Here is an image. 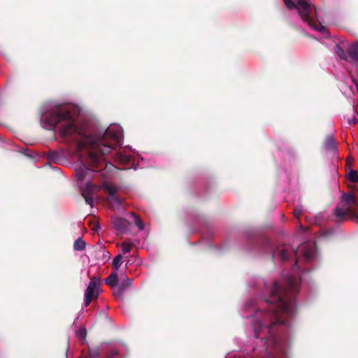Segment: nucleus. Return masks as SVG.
<instances>
[{"instance_id": "nucleus-25", "label": "nucleus", "mask_w": 358, "mask_h": 358, "mask_svg": "<svg viewBox=\"0 0 358 358\" xmlns=\"http://www.w3.org/2000/svg\"><path fill=\"white\" fill-rule=\"evenodd\" d=\"M109 201L112 203H115L117 204H121L122 201L119 196L116 194L110 197Z\"/></svg>"}, {"instance_id": "nucleus-29", "label": "nucleus", "mask_w": 358, "mask_h": 358, "mask_svg": "<svg viewBox=\"0 0 358 358\" xmlns=\"http://www.w3.org/2000/svg\"><path fill=\"white\" fill-rule=\"evenodd\" d=\"M296 265H297V262L296 261L295 263H294V266H296Z\"/></svg>"}, {"instance_id": "nucleus-2", "label": "nucleus", "mask_w": 358, "mask_h": 358, "mask_svg": "<svg viewBox=\"0 0 358 358\" xmlns=\"http://www.w3.org/2000/svg\"><path fill=\"white\" fill-rule=\"evenodd\" d=\"M298 280L292 275L283 279V285L278 281L273 283L270 296L265 300L268 305L266 312L257 311L255 317L261 327H264L269 336L266 340V358H279L282 352L281 338L275 334L276 326L286 324L284 317L291 316L296 308L294 295L299 290Z\"/></svg>"}, {"instance_id": "nucleus-6", "label": "nucleus", "mask_w": 358, "mask_h": 358, "mask_svg": "<svg viewBox=\"0 0 358 358\" xmlns=\"http://www.w3.org/2000/svg\"><path fill=\"white\" fill-rule=\"evenodd\" d=\"M322 147L327 152L336 153L337 152L338 148L333 135H328L325 137Z\"/></svg>"}, {"instance_id": "nucleus-11", "label": "nucleus", "mask_w": 358, "mask_h": 358, "mask_svg": "<svg viewBox=\"0 0 358 358\" xmlns=\"http://www.w3.org/2000/svg\"><path fill=\"white\" fill-rule=\"evenodd\" d=\"M118 281V276L117 272L115 271L112 272L106 279H105V283L110 286V287L113 288L115 286H116Z\"/></svg>"}, {"instance_id": "nucleus-9", "label": "nucleus", "mask_w": 358, "mask_h": 358, "mask_svg": "<svg viewBox=\"0 0 358 358\" xmlns=\"http://www.w3.org/2000/svg\"><path fill=\"white\" fill-rule=\"evenodd\" d=\"M113 225L117 230L123 233L127 229L128 222L122 218H116L113 221Z\"/></svg>"}, {"instance_id": "nucleus-10", "label": "nucleus", "mask_w": 358, "mask_h": 358, "mask_svg": "<svg viewBox=\"0 0 358 358\" xmlns=\"http://www.w3.org/2000/svg\"><path fill=\"white\" fill-rule=\"evenodd\" d=\"M103 358H124L120 355L118 349L114 347H110L104 352Z\"/></svg>"}, {"instance_id": "nucleus-7", "label": "nucleus", "mask_w": 358, "mask_h": 358, "mask_svg": "<svg viewBox=\"0 0 358 358\" xmlns=\"http://www.w3.org/2000/svg\"><path fill=\"white\" fill-rule=\"evenodd\" d=\"M289 252L285 245L277 247L273 252V257H279L283 262L287 261L289 258Z\"/></svg>"}, {"instance_id": "nucleus-4", "label": "nucleus", "mask_w": 358, "mask_h": 358, "mask_svg": "<svg viewBox=\"0 0 358 358\" xmlns=\"http://www.w3.org/2000/svg\"><path fill=\"white\" fill-rule=\"evenodd\" d=\"M285 6L289 9L298 8L299 14L302 20L308 23V24L316 30H320V28L323 29L322 26L315 25L313 17V9L308 2L304 0H300L297 4L292 0H285Z\"/></svg>"}, {"instance_id": "nucleus-20", "label": "nucleus", "mask_w": 358, "mask_h": 358, "mask_svg": "<svg viewBox=\"0 0 358 358\" xmlns=\"http://www.w3.org/2000/svg\"><path fill=\"white\" fill-rule=\"evenodd\" d=\"M122 259V256L121 254H119L118 255L115 256V258L113 260V267L116 271L118 269L121 260Z\"/></svg>"}, {"instance_id": "nucleus-13", "label": "nucleus", "mask_w": 358, "mask_h": 358, "mask_svg": "<svg viewBox=\"0 0 358 358\" xmlns=\"http://www.w3.org/2000/svg\"><path fill=\"white\" fill-rule=\"evenodd\" d=\"M86 243L82 238L76 239L73 243V248L76 251H83L85 249Z\"/></svg>"}, {"instance_id": "nucleus-14", "label": "nucleus", "mask_w": 358, "mask_h": 358, "mask_svg": "<svg viewBox=\"0 0 358 358\" xmlns=\"http://www.w3.org/2000/svg\"><path fill=\"white\" fill-rule=\"evenodd\" d=\"M335 51L341 59H343V60L348 59V50L346 51H345L341 46H340L339 45H337L335 48Z\"/></svg>"}, {"instance_id": "nucleus-21", "label": "nucleus", "mask_w": 358, "mask_h": 358, "mask_svg": "<svg viewBox=\"0 0 358 358\" xmlns=\"http://www.w3.org/2000/svg\"><path fill=\"white\" fill-rule=\"evenodd\" d=\"M133 247V244L130 243H127L126 241L122 243V249L124 254H127L129 252Z\"/></svg>"}, {"instance_id": "nucleus-12", "label": "nucleus", "mask_w": 358, "mask_h": 358, "mask_svg": "<svg viewBox=\"0 0 358 358\" xmlns=\"http://www.w3.org/2000/svg\"><path fill=\"white\" fill-rule=\"evenodd\" d=\"M347 179L354 183L358 182V172L354 169H350L346 173Z\"/></svg>"}, {"instance_id": "nucleus-27", "label": "nucleus", "mask_w": 358, "mask_h": 358, "mask_svg": "<svg viewBox=\"0 0 358 358\" xmlns=\"http://www.w3.org/2000/svg\"><path fill=\"white\" fill-rule=\"evenodd\" d=\"M353 162V158L352 157H348L346 159V164L350 165Z\"/></svg>"}, {"instance_id": "nucleus-15", "label": "nucleus", "mask_w": 358, "mask_h": 358, "mask_svg": "<svg viewBox=\"0 0 358 358\" xmlns=\"http://www.w3.org/2000/svg\"><path fill=\"white\" fill-rule=\"evenodd\" d=\"M303 255L306 259H310L314 255V250L312 247L308 248V245H303L301 247Z\"/></svg>"}, {"instance_id": "nucleus-5", "label": "nucleus", "mask_w": 358, "mask_h": 358, "mask_svg": "<svg viewBox=\"0 0 358 358\" xmlns=\"http://www.w3.org/2000/svg\"><path fill=\"white\" fill-rule=\"evenodd\" d=\"M100 284V278L92 277L85 292V306L87 307L92 299H97L99 296V286Z\"/></svg>"}, {"instance_id": "nucleus-17", "label": "nucleus", "mask_w": 358, "mask_h": 358, "mask_svg": "<svg viewBox=\"0 0 358 358\" xmlns=\"http://www.w3.org/2000/svg\"><path fill=\"white\" fill-rule=\"evenodd\" d=\"M104 189L110 197L116 194L117 192V187L110 185H105Z\"/></svg>"}, {"instance_id": "nucleus-28", "label": "nucleus", "mask_w": 358, "mask_h": 358, "mask_svg": "<svg viewBox=\"0 0 358 358\" xmlns=\"http://www.w3.org/2000/svg\"><path fill=\"white\" fill-rule=\"evenodd\" d=\"M55 154V152H53V151H50V152L48 153V157H49V158H52V157H53V155H54Z\"/></svg>"}, {"instance_id": "nucleus-23", "label": "nucleus", "mask_w": 358, "mask_h": 358, "mask_svg": "<svg viewBox=\"0 0 358 358\" xmlns=\"http://www.w3.org/2000/svg\"><path fill=\"white\" fill-rule=\"evenodd\" d=\"M89 222L92 230L97 231L99 229V224L96 222L95 218L94 219V220L89 221Z\"/></svg>"}, {"instance_id": "nucleus-26", "label": "nucleus", "mask_w": 358, "mask_h": 358, "mask_svg": "<svg viewBox=\"0 0 358 358\" xmlns=\"http://www.w3.org/2000/svg\"><path fill=\"white\" fill-rule=\"evenodd\" d=\"M348 123H349L350 124H356L357 120H356V118H355V117L354 116V115H352V119H348Z\"/></svg>"}, {"instance_id": "nucleus-3", "label": "nucleus", "mask_w": 358, "mask_h": 358, "mask_svg": "<svg viewBox=\"0 0 358 358\" xmlns=\"http://www.w3.org/2000/svg\"><path fill=\"white\" fill-rule=\"evenodd\" d=\"M343 207L337 206L334 210V214L339 221L351 220L354 222L358 220L357 213L352 209V206H357L355 196L351 192H345L341 196Z\"/></svg>"}, {"instance_id": "nucleus-1", "label": "nucleus", "mask_w": 358, "mask_h": 358, "mask_svg": "<svg viewBox=\"0 0 358 358\" xmlns=\"http://www.w3.org/2000/svg\"><path fill=\"white\" fill-rule=\"evenodd\" d=\"M77 116L78 109L75 106L64 105L56 106L47 111L43 118L50 127L61 124L60 136L63 138L71 137L76 144L78 150L82 149L87 150L91 169L81 164L76 168L75 173L78 180L83 181L87 178L85 187L81 189V194L86 203L92 206L94 202L92 194L97 191L98 188L90 182V179L92 178L94 172L99 171L101 166L104 165L103 157L121 143L122 134L119 129L110 127L101 135L87 134L76 125Z\"/></svg>"}, {"instance_id": "nucleus-19", "label": "nucleus", "mask_w": 358, "mask_h": 358, "mask_svg": "<svg viewBox=\"0 0 358 358\" xmlns=\"http://www.w3.org/2000/svg\"><path fill=\"white\" fill-rule=\"evenodd\" d=\"M131 215L134 217V224L138 227L139 230H143L144 229V224L140 217L134 213Z\"/></svg>"}, {"instance_id": "nucleus-24", "label": "nucleus", "mask_w": 358, "mask_h": 358, "mask_svg": "<svg viewBox=\"0 0 358 358\" xmlns=\"http://www.w3.org/2000/svg\"><path fill=\"white\" fill-rule=\"evenodd\" d=\"M302 211H303V209L301 207H295L294 209V216L296 218H299L300 216L302 214Z\"/></svg>"}, {"instance_id": "nucleus-22", "label": "nucleus", "mask_w": 358, "mask_h": 358, "mask_svg": "<svg viewBox=\"0 0 358 358\" xmlns=\"http://www.w3.org/2000/svg\"><path fill=\"white\" fill-rule=\"evenodd\" d=\"M124 291L122 289L119 288L118 287L114 290L113 294L116 299H120L123 300V296H124Z\"/></svg>"}, {"instance_id": "nucleus-18", "label": "nucleus", "mask_w": 358, "mask_h": 358, "mask_svg": "<svg viewBox=\"0 0 358 358\" xmlns=\"http://www.w3.org/2000/svg\"><path fill=\"white\" fill-rule=\"evenodd\" d=\"M131 285V280L125 277L124 280H122L121 283L119 285L118 287L122 289L125 292V290L130 287Z\"/></svg>"}, {"instance_id": "nucleus-8", "label": "nucleus", "mask_w": 358, "mask_h": 358, "mask_svg": "<svg viewBox=\"0 0 358 358\" xmlns=\"http://www.w3.org/2000/svg\"><path fill=\"white\" fill-rule=\"evenodd\" d=\"M348 55L351 62H358V42L354 43L348 47Z\"/></svg>"}, {"instance_id": "nucleus-16", "label": "nucleus", "mask_w": 358, "mask_h": 358, "mask_svg": "<svg viewBox=\"0 0 358 358\" xmlns=\"http://www.w3.org/2000/svg\"><path fill=\"white\" fill-rule=\"evenodd\" d=\"M101 351L99 347L89 348V358H99Z\"/></svg>"}]
</instances>
